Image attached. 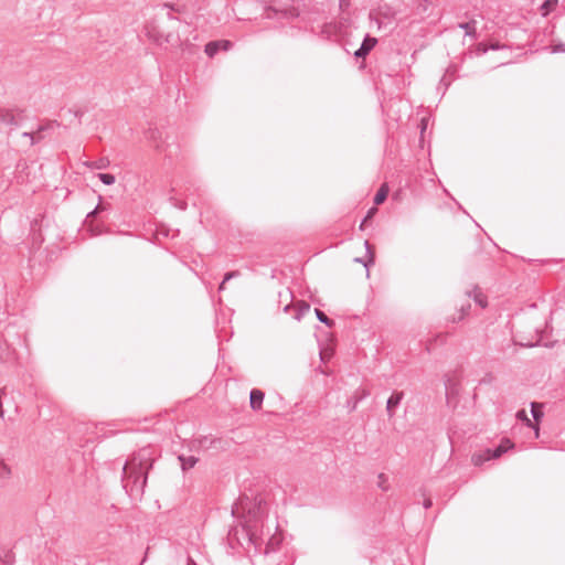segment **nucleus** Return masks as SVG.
<instances>
[{"label": "nucleus", "instance_id": "obj_7", "mask_svg": "<svg viewBox=\"0 0 565 565\" xmlns=\"http://www.w3.org/2000/svg\"><path fill=\"white\" fill-rule=\"evenodd\" d=\"M264 397L265 394L263 391L258 388L252 390L249 394L250 408L254 411H259L262 408Z\"/></svg>", "mask_w": 565, "mask_h": 565}, {"label": "nucleus", "instance_id": "obj_1", "mask_svg": "<svg viewBox=\"0 0 565 565\" xmlns=\"http://www.w3.org/2000/svg\"><path fill=\"white\" fill-rule=\"evenodd\" d=\"M154 458L150 448H141L134 452L122 467L124 489L130 498L141 499L147 484L148 472Z\"/></svg>", "mask_w": 565, "mask_h": 565}, {"label": "nucleus", "instance_id": "obj_30", "mask_svg": "<svg viewBox=\"0 0 565 565\" xmlns=\"http://www.w3.org/2000/svg\"><path fill=\"white\" fill-rule=\"evenodd\" d=\"M100 210H103L102 205H97L94 211L87 214V218L94 217Z\"/></svg>", "mask_w": 565, "mask_h": 565}, {"label": "nucleus", "instance_id": "obj_20", "mask_svg": "<svg viewBox=\"0 0 565 565\" xmlns=\"http://www.w3.org/2000/svg\"><path fill=\"white\" fill-rule=\"evenodd\" d=\"M11 477V468L0 460V479L8 480Z\"/></svg>", "mask_w": 565, "mask_h": 565}, {"label": "nucleus", "instance_id": "obj_37", "mask_svg": "<svg viewBox=\"0 0 565 565\" xmlns=\"http://www.w3.org/2000/svg\"><path fill=\"white\" fill-rule=\"evenodd\" d=\"M365 246L367 249H370V247H371L367 241L365 242Z\"/></svg>", "mask_w": 565, "mask_h": 565}, {"label": "nucleus", "instance_id": "obj_6", "mask_svg": "<svg viewBox=\"0 0 565 565\" xmlns=\"http://www.w3.org/2000/svg\"><path fill=\"white\" fill-rule=\"evenodd\" d=\"M377 40L369 35L365 36L359 50L355 51L354 55L356 58L365 57L370 51L375 46Z\"/></svg>", "mask_w": 565, "mask_h": 565}, {"label": "nucleus", "instance_id": "obj_11", "mask_svg": "<svg viewBox=\"0 0 565 565\" xmlns=\"http://www.w3.org/2000/svg\"><path fill=\"white\" fill-rule=\"evenodd\" d=\"M491 459L490 449H484L480 452L473 454L471 457V461L475 466H481L483 462Z\"/></svg>", "mask_w": 565, "mask_h": 565}, {"label": "nucleus", "instance_id": "obj_32", "mask_svg": "<svg viewBox=\"0 0 565 565\" xmlns=\"http://www.w3.org/2000/svg\"><path fill=\"white\" fill-rule=\"evenodd\" d=\"M433 502L430 498H425L423 505L425 509H429L431 507Z\"/></svg>", "mask_w": 565, "mask_h": 565}, {"label": "nucleus", "instance_id": "obj_24", "mask_svg": "<svg viewBox=\"0 0 565 565\" xmlns=\"http://www.w3.org/2000/svg\"><path fill=\"white\" fill-rule=\"evenodd\" d=\"M98 179L106 185H111L115 183V177L110 173H98Z\"/></svg>", "mask_w": 565, "mask_h": 565}, {"label": "nucleus", "instance_id": "obj_25", "mask_svg": "<svg viewBox=\"0 0 565 565\" xmlns=\"http://www.w3.org/2000/svg\"><path fill=\"white\" fill-rule=\"evenodd\" d=\"M377 479H379V482H377L379 488H381L383 491H387L390 488L387 477L384 473H380L377 476Z\"/></svg>", "mask_w": 565, "mask_h": 565}, {"label": "nucleus", "instance_id": "obj_36", "mask_svg": "<svg viewBox=\"0 0 565 565\" xmlns=\"http://www.w3.org/2000/svg\"><path fill=\"white\" fill-rule=\"evenodd\" d=\"M82 115H83V113H82V111H79V110L75 111V116H76V117H81Z\"/></svg>", "mask_w": 565, "mask_h": 565}, {"label": "nucleus", "instance_id": "obj_21", "mask_svg": "<svg viewBox=\"0 0 565 565\" xmlns=\"http://www.w3.org/2000/svg\"><path fill=\"white\" fill-rule=\"evenodd\" d=\"M0 561L7 565H12L14 563V554L12 551L8 550L0 554Z\"/></svg>", "mask_w": 565, "mask_h": 565}, {"label": "nucleus", "instance_id": "obj_19", "mask_svg": "<svg viewBox=\"0 0 565 565\" xmlns=\"http://www.w3.org/2000/svg\"><path fill=\"white\" fill-rule=\"evenodd\" d=\"M557 6V0H546L541 6L542 15H547Z\"/></svg>", "mask_w": 565, "mask_h": 565}, {"label": "nucleus", "instance_id": "obj_2", "mask_svg": "<svg viewBox=\"0 0 565 565\" xmlns=\"http://www.w3.org/2000/svg\"><path fill=\"white\" fill-rule=\"evenodd\" d=\"M265 14H266L267 19H273L275 17L289 19V18L297 17L298 11L296 10V8H294L292 6H289V4H285L281 7L273 4V6H269L268 8H266Z\"/></svg>", "mask_w": 565, "mask_h": 565}, {"label": "nucleus", "instance_id": "obj_34", "mask_svg": "<svg viewBox=\"0 0 565 565\" xmlns=\"http://www.w3.org/2000/svg\"><path fill=\"white\" fill-rule=\"evenodd\" d=\"M154 41H156L159 45H161V44H162V36H158V38H156V39H154Z\"/></svg>", "mask_w": 565, "mask_h": 565}, {"label": "nucleus", "instance_id": "obj_29", "mask_svg": "<svg viewBox=\"0 0 565 565\" xmlns=\"http://www.w3.org/2000/svg\"><path fill=\"white\" fill-rule=\"evenodd\" d=\"M23 137L25 138H29L30 139V142L31 145H34L35 143V136L33 132H23L22 135Z\"/></svg>", "mask_w": 565, "mask_h": 565}, {"label": "nucleus", "instance_id": "obj_14", "mask_svg": "<svg viewBox=\"0 0 565 565\" xmlns=\"http://www.w3.org/2000/svg\"><path fill=\"white\" fill-rule=\"evenodd\" d=\"M86 164L90 168L103 170V169H107L109 167L110 161L108 158L104 157L96 161L87 162Z\"/></svg>", "mask_w": 565, "mask_h": 565}, {"label": "nucleus", "instance_id": "obj_17", "mask_svg": "<svg viewBox=\"0 0 565 565\" xmlns=\"http://www.w3.org/2000/svg\"><path fill=\"white\" fill-rule=\"evenodd\" d=\"M315 312L320 322L324 323L329 328L333 327L334 321L328 318V316L322 310L316 309Z\"/></svg>", "mask_w": 565, "mask_h": 565}, {"label": "nucleus", "instance_id": "obj_22", "mask_svg": "<svg viewBox=\"0 0 565 565\" xmlns=\"http://www.w3.org/2000/svg\"><path fill=\"white\" fill-rule=\"evenodd\" d=\"M531 407H532L531 413H532L533 418L536 422L540 420L543 417V412L541 409L542 406L537 403H532Z\"/></svg>", "mask_w": 565, "mask_h": 565}, {"label": "nucleus", "instance_id": "obj_10", "mask_svg": "<svg viewBox=\"0 0 565 565\" xmlns=\"http://www.w3.org/2000/svg\"><path fill=\"white\" fill-rule=\"evenodd\" d=\"M467 295L468 297H472L475 302L478 303L481 308L487 307V297L482 294L480 288L475 287L471 291H467Z\"/></svg>", "mask_w": 565, "mask_h": 565}, {"label": "nucleus", "instance_id": "obj_4", "mask_svg": "<svg viewBox=\"0 0 565 565\" xmlns=\"http://www.w3.org/2000/svg\"><path fill=\"white\" fill-rule=\"evenodd\" d=\"M233 43L228 40L211 41L205 45L204 52L209 57H213L218 51H228Z\"/></svg>", "mask_w": 565, "mask_h": 565}, {"label": "nucleus", "instance_id": "obj_27", "mask_svg": "<svg viewBox=\"0 0 565 565\" xmlns=\"http://www.w3.org/2000/svg\"><path fill=\"white\" fill-rule=\"evenodd\" d=\"M516 417L521 420H524L527 426L532 427L531 420L527 418L526 412L524 409H521L518 412Z\"/></svg>", "mask_w": 565, "mask_h": 565}, {"label": "nucleus", "instance_id": "obj_5", "mask_svg": "<svg viewBox=\"0 0 565 565\" xmlns=\"http://www.w3.org/2000/svg\"><path fill=\"white\" fill-rule=\"evenodd\" d=\"M22 113V110H18L15 115L11 109L0 108V121L6 125L18 126Z\"/></svg>", "mask_w": 565, "mask_h": 565}, {"label": "nucleus", "instance_id": "obj_16", "mask_svg": "<svg viewBox=\"0 0 565 565\" xmlns=\"http://www.w3.org/2000/svg\"><path fill=\"white\" fill-rule=\"evenodd\" d=\"M387 194H388V189L387 186L384 184L382 185L379 191L376 192L375 196H374V203L376 205L379 204H382L386 198H387Z\"/></svg>", "mask_w": 565, "mask_h": 565}, {"label": "nucleus", "instance_id": "obj_3", "mask_svg": "<svg viewBox=\"0 0 565 565\" xmlns=\"http://www.w3.org/2000/svg\"><path fill=\"white\" fill-rule=\"evenodd\" d=\"M239 505L242 509L248 512L249 520H258L262 518L264 510H263V500L262 499H255V502H249V499L247 497L241 498Z\"/></svg>", "mask_w": 565, "mask_h": 565}, {"label": "nucleus", "instance_id": "obj_35", "mask_svg": "<svg viewBox=\"0 0 565 565\" xmlns=\"http://www.w3.org/2000/svg\"><path fill=\"white\" fill-rule=\"evenodd\" d=\"M554 51H564L563 46L562 45H557L555 46V50Z\"/></svg>", "mask_w": 565, "mask_h": 565}, {"label": "nucleus", "instance_id": "obj_18", "mask_svg": "<svg viewBox=\"0 0 565 565\" xmlns=\"http://www.w3.org/2000/svg\"><path fill=\"white\" fill-rule=\"evenodd\" d=\"M459 28L465 30L467 35L476 38L475 21H472V22H462V23L459 24Z\"/></svg>", "mask_w": 565, "mask_h": 565}, {"label": "nucleus", "instance_id": "obj_31", "mask_svg": "<svg viewBox=\"0 0 565 565\" xmlns=\"http://www.w3.org/2000/svg\"><path fill=\"white\" fill-rule=\"evenodd\" d=\"M429 2L428 0H420L419 8L423 9V11H426L428 9Z\"/></svg>", "mask_w": 565, "mask_h": 565}, {"label": "nucleus", "instance_id": "obj_15", "mask_svg": "<svg viewBox=\"0 0 565 565\" xmlns=\"http://www.w3.org/2000/svg\"><path fill=\"white\" fill-rule=\"evenodd\" d=\"M147 139L153 142L157 149H160L161 132L158 129H150L147 132Z\"/></svg>", "mask_w": 565, "mask_h": 565}, {"label": "nucleus", "instance_id": "obj_28", "mask_svg": "<svg viewBox=\"0 0 565 565\" xmlns=\"http://www.w3.org/2000/svg\"><path fill=\"white\" fill-rule=\"evenodd\" d=\"M238 275H239V271H237V270L228 271L225 274L224 280L228 281V280L233 279L234 277H237Z\"/></svg>", "mask_w": 565, "mask_h": 565}, {"label": "nucleus", "instance_id": "obj_23", "mask_svg": "<svg viewBox=\"0 0 565 565\" xmlns=\"http://www.w3.org/2000/svg\"><path fill=\"white\" fill-rule=\"evenodd\" d=\"M469 309H470V303L469 302L462 303L460 306V315L458 316V318L452 317L451 318V322L461 321L465 318V316L468 313Z\"/></svg>", "mask_w": 565, "mask_h": 565}, {"label": "nucleus", "instance_id": "obj_8", "mask_svg": "<svg viewBox=\"0 0 565 565\" xmlns=\"http://www.w3.org/2000/svg\"><path fill=\"white\" fill-rule=\"evenodd\" d=\"M404 397L403 392H395L391 395L386 403V412L390 418L394 416V408L399 405Z\"/></svg>", "mask_w": 565, "mask_h": 565}, {"label": "nucleus", "instance_id": "obj_13", "mask_svg": "<svg viewBox=\"0 0 565 565\" xmlns=\"http://www.w3.org/2000/svg\"><path fill=\"white\" fill-rule=\"evenodd\" d=\"M295 310H296V313L294 316L295 319L300 320L302 318V316L306 315L310 310V305L305 301H300L297 303V307Z\"/></svg>", "mask_w": 565, "mask_h": 565}, {"label": "nucleus", "instance_id": "obj_26", "mask_svg": "<svg viewBox=\"0 0 565 565\" xmlns=\"http://www.w3.org/2000/svg\"><path fill=\"white\" fill-rule=\"evenodd\" d=\"M377 212V209L376 207H371L369 211H367V214L366 216L364 217V220L362 221L361 225H360V228L362 230L364 227V224L371 220L374 214Z\"/></svg>", "mask_w": 565, "mask_h": 565}, {"label": "nucleus", "instance_id": "obj_33", "mask_svg": "<svg viewBox=\"0 0 565 565\" xmlns=\"http://www.w3.org/2000/svg\"><path fill=\"white\" fill-rule=\"evenodd\" d=\"M226 282H227V281H225V280L223 279V281L221 282V285L218 286V290H220V291H223V290L225 289V284H226Z\"/></svg>", "mask_w": 565, "mask_h": 565}, {"label": "nucleus", "instance_id": "obj_12", "mask_svg": "<svg viewBox=\"0 0 565 565\" xmlns=\"http://www.w3.org/2000/svg\"><path fill=\"white\" fill-rule=\"evenodd\" d=\"M178 459L181 462L182 470H188L190 468H193L196 465V462L199 461V459L194 456L185 457L183 455H180L178 457Z\"/></svg>", "mask_w": 565, "mask_h": 565}, {"label": "nucleus", "instance_id": "obj_9", "mask_svg": "<svg viewBox=\"0 0 565 565\" xmlns=\"http://www.w3.org/2000/svg\"><path fill=\"white\" fill-rule=\"evenodd\" d=\"M513 446L514 445L510 439H508V438L502 439L498 447H495L494 449H490L491 459H497V458L501 457L509 449L513 448Z\"/></svg>", "mask_w": 565, "mask_h": 565}]
</instances>
